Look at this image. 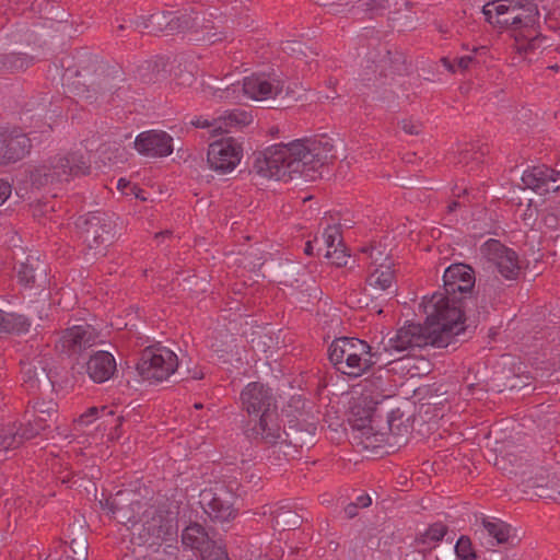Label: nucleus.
Segmentation results:
<instances>
[{"instance_id":"obj_13","label":"nucleus","mask_w":560,"mask_h":560,"mask_svg":"<svg viewBox=\"0 0 560 560\" xmlns=\"http://www.w3.org/2000/svg\"><path fill=\"white\" fill-rule=\"evenodd\" d=\"M177 355L166 347L154 346L142 351L137 370L147 381L162 382L177 369Z\"/></svg>"},{"instance_id":"obj_7","label":"nucleus","mask_w":560,"mask_h":560,"mask_svg":"<svg viewBox=\"0 0 560 560\" xmlns=\"http://www.w3.org/2000/svg\"><path fill=\"white\" fill-rule=\"evenodd\" d=\"M283 83L275 74H253L246 77L242 83H232L225 89L202 84L206 97L230 101H267L275 98L282 92Z\"/></svg>"},{"instance_id":"obj_20","label":"nucleus","mask_w":560,"mask_h":560,"mask_svg":"<svg viewBox=\"0 0 560 560\" xmlns=\"http://www.w3.org/2000/svg\"><path fill=\"white\" fill-rule=\"evenodd\" d=\"M272 400L270 389L259 382L249 383L241 393L242 406L250 419L272 410Z\"/></svg>"},{"instance_id":"obj_46","label":"nucleus","mask_w":560,"mask_h":560,"mask_svg":"<svg viewBox=\"0 0 560 560\" xmlns=\"http://www.w3.org/2000/svg\"><path fill=\"white\" fill-rule=\"evenodd\" d=\"M192 81H194V75L191 72H187L179 78V84H182V85H190L192 83Z\"/></svg>"},{"instance_id":"obj_24","label":"nucleus","mask_w":560,"mask_h":560,"mask_svg":"<svg viewBox=\"0 0 560 560\" xmlns=\"http://www.w3.org/2000/svg\"><path fill=\"white\" fill-rule=\"evenodd\" d=\"M476 534H479L480 538L487 536L491 545L513 544L516 538L514 529L509 524L491 516H481L477 520Z\"/></svg>"},{"instance_id":"obj_47","label":"nucleus","mask_w":560,"mask_h":560,"mask_svg":"<svg viewBox=\"0 0 560 560\" xmlns=\"http://www.w3.org/2000/svg\"><path fill=\"white\" fill-rule=\"evenodd\" d=\"M315 248H316V244H315L314 240L308 241L305 245V254L313 255Z\"/></svg>"},{"instance_id":"obj_11","label":"nucleus","mask_w":560,"mask_h":560,"mask_svg":"<svg viewBox=\"0 0 560 560\" xmlns=\"http://www.w3.org/2000/svg\"><path fill=\"white\" fill-rule=\"evenodd\" d=\"M443 291L433 295L443 296V314L447 315V308L456 307L460 314V324L464 327V313L462 299L457 294L469 293L475 285V276L472 269L464 264H455L445 269L443 275Z\"/></svg>"},{"instance_id":"obj_23","label":"nucleus","mask_w":560,"mask_h":560,"mask_svg":"<svg viewBox=\"0 0 560 560\" xmlns=\"http://www.w3.org/2000/svg\"><path fill=\"white\" fill-rule=\"evenodd\" d=\"M316 250H325L324 256L337 266L347 264L346 248L341 242L340 229L337 225H329L320 237H315Z\"/></svg>"},{"instance_id":"obj_40","label":"nucleus","mask_w":560,"mask_h":560,"mask_svg":"<svg viewBox=\"0 0 560 560\" xmlns=\"http://www.w3.org/2000/svg\"><path fill=\"white\" fill-rule=\"evenodd\" d=\"M24 59L20 56L10 55L7 57V62L3 63L4 68L11 69V70H19L24 68Z\"/></svg>"},{"instance_id":"obj_5","label":"nucleus","mask_w":560,"mask_h":560,"mask_svg":"<svg viewBox=\"0 0 560 560\" xmlns=\"http://www.w3.org/2000/svg\"><path fill=\"white\" fill-rule=\"evenodd\" d=\"M383 352H372L371 346L361 339L342 337L329 347V360L342 374L358 377L383 360Z\"/></svg>"},{"instance_id":"obj_54","label":"nucleus","mask_w":560,"mask_h":560,"mask_svg":"<svg viewBox=\"0 0 560 560\" xmlns=\"http://www.w3.org/2000/svg\"><path fill=\"white\" fill-rule=\"evenodd\" d=\"M195 407L198 409V408H201V405L196 404Z\"/></svg>"},{"instance_id":"obj_1","label":"nucleus","mask_w":560,"mask_h":560,"mask_svg":"<svg viewBox=\"0 0 560 560\" xmlns=\"http://www.w3.org/2000/svg\"><path fill=\"white\" fill-rule=\"evenodd\" d=\"M335 153V143L329 137L299 139L267 148L257 159L255 168L262 177L285 182L294 175L310 176L311 171L334 159Z\"/></svg>"},{"instance_id":"obj_15","label":"nucleus","mask_w":560,"mask_h":560,"mask_svg":"<svg viewBox=\"0 0 560 560\" xmlns=\"http://www.w3.org/2000/svg\"><path fill=\"white\" fill-rule=\"evenodd\" d=\"M96 331L88 324H79L62 330L55 341L58 352L74 357L96 342Z\"/></svg>"},{"instance_id":"obj_31","label":"nucleus","mask_w":560,"mask_h":560,"mask_svg":"<svg viewBox=\"0 0 560 560\" xmlns=\"http://www.w3.org/2000/svg\"><path fill=\"white\" fill-rule=\"evenodd\" d=\"M362 252L371 260L369 268L380 267V264L392 265L388 254L386 253V248L382 247L381 245H374L369 248H364Z\"/></svg>"},{"instance_id":"obj_27","label":"nucleus","mask_w":560,"mask_h":560,"mask_svg":"<svg viewBox=\"0 0 560 560\" xmlns=\"http://www.w3.org/2000/svg\"><path fill=\"white\" fill-rule=\"evenodd\" d=\"M394 273L390 264H380V267L370 268L366 282L376 291H389L393 288Z\"/></svg>"},{"instance_id":"obj_16","label":"nucleus","mask_w":560,"mask_h":560,"mask_svg":"<svg viewBox=\"0 0 560 560\" xmlns=\"http://www.w3.org/2000/svg\"><path fill=\"white\" fill-rule=\"evenodd\" d=\"M243 149L233 138H225L209 145V166L220 173L232 172L241 162Z\"/></svg>"},{"instance_id":"obj_41","label":"nucleus","mask_w":560,"mask_h":560,"mask_svg":"<svg viewBox=\"0 0 560 560\" xmlns=\"http://www.w3.org/2000/svg\"><path fill=\"white\" fill-rule=\"evenodd\" d=\"M401 128L406 133L418 135L421 131V124L417 120L408 119L401 121Z\"/></svg>"},{"instance_id":"obj_35","label":"nucleus","mask_w":560,"mask_h":560,"mask_svg":"<svg viewBox=\"0 0 560 560\" xmlns=\"http://www.w3.org/2000/svg\"><path fill=\"white\" fill-rule=\"evenodd\" d=\"M200 555L202 560H229L226 550L214 541H211Z\"/></svg>"},{"instance_id":"obj_44","label":"nucleus","mask_w":560,"mask_h":560,"mask_svg":"<svg viewBox=\"0 0 560 560\" xmlns=\"http://www.w3.org/2000/svg\"><path fill=\"white\" fill-rule=\"evenodd\" d=\"M283 50L285 52H289V54H304L303 50H302V45L300 43H288L284 47H283Z\"/></svg>"},{"instance_id":"obj_19","label":"nucleus","mask_w":560,"mask_h":560,"mask_svg":"<svg viewBox=\"0 0 560 560\" xmlns=\"http://www.w3.org/2000/svg\"><path fill=\"white\" fill-rule=\"evenodd\" d=\"M252 122L250 113L243 109H233L224 112L214 119L198 117L191 120V125L197 128L209 129L213 135L220 132H231Z\"/></svg>"},{"instance_id":"obj_12","label":"nucleus","mask_w":560,"mask_h":560,"mask_svg":"<svg viewBox=\"0 0 560 560\" xmlns=\"http://www.w3.org/2000/svg\"><path fill=\"white\" fill-rule=\"evenodd\" d=\"M80 230L81 237L93 255H103L105 248L112 243L115 233L114 223L110 218L103 212H91L80 217L75 222Z\"/></svg>"},{"instance_id":"obj_14","label":"nucleus","mask_w":560,"mask_h":560,"mask_svg":"<svg viewBox=\"0 0 560 560\" xmlns=\"http://www.w3.org/2000/svg\"><path fill=\"white\" fill-rule=\"evenodd\" d=\"M151 518L144 523L131 522L128 528L132 535H138L141 544L154 545L158 540L173 539L177 535V523L172 513H151Z\"/></svg>"},{"instance_id":"obj_25","label":"nucleus","mask_w":560,"mask_h":560,"mask_svg":"<svg viewBox=\"0 0 560 560\" xmlns=\"http://www.w3.org/2000/svg\"><path fill=\"white\" fill-rule=\"evenodd\" d=\"M560 180V163L556 168L546 165L534 166L524 171L522 182L536 192L542 194L550 189V185Z\"/></svg>"},{"instance_id":"obj_53","label":"nucleus","mask_w":560,"mask_h":560,"mask_svg":"<svg viewBox=\"0 0 560 560\" xmlns=\"http://www.w3.org/2000/svg\"><path fill=\"white\" fill-rule=\"evenodd\" d=\"M0 149H7V144L0 143Z\"/></svg>"},{"instance_id":"obj_29","label":"nucleus","mask_w":560,"mask_h":560,"mask_svg":"<svg viewBox=\"0 0 560 560\" xmlns=\"http://www.w3.org/2000/svg\"><path fill=\"white\" fill-rule=\"evenodd\" d=\"M30 327L31 322L24 315L0 310V334H25Z\"/></svg>"},{"instance_id":"obj_30","label":"nucleus","mask_w":560,"mask_h":560,"mask_svg":"<svg viewBox=\"0 0 560 560\" xmlns=\"http://www.w3.org/2000/svg\"><path fill=\"white\" fill-rule=\"evenodd\" d=\"M471 51L474 56L467 55L463 57L455 58L454 60H450L448 58H443V65L450 71H464L467 70L475 61H478V57L483 55L487 51L486 46H475Z\"/></svg>"},{"instance_id":"obj_51","label":"nucleus","mask_w":560,"mask_h":560,"mask_svg":"<svg viewBox=\"0 0 560 560\" xmlns=\"http://www.w3.org/2000/svg\"><path fill=\"white\" fill-rule=\"evenodd\" d=\"M168 233H170L168 231H164V232H161L158 236H164V235H166Z\"/></svg>"},{"instance_id":"obj_50","label":"nucleus","mask_w":560,"mask_h":560,"mask_svg":"<svg viewBox=\"0 0 560 560\" xmlns=\"http://www.w3.org/2000/svg\"><path fill=\"white\" fill-rule=\"evenodd\" d=\"M460 206V203L458 201H454L450 205V211H453L456 207Z\"/></svg>"},{"instance_id":"obj_48","label":"nucleus","mask_w":560,"mask_h":560,"mask_svg":"<svg viewBox=\"0 0 560 560\" xmlns=\"http://www.w3.org/2000/svg\"><path fill=\"white\" fill-rule=\"evenodd\" d=\"M357 509L358 506L352 503V504H349L347 508H346V513L349 517H353L355 514H357Z\"/></svg>"},{"instance_id":"obj_34","label":"nucleus","mask_w":560,"mask_h":560,"mask_svg":"<svg viewBox=\"0 0 560 560\" xmlns=\"http://www.w3.org/2000/svg\"><path fill=\"white\" fill-rule=\"evenodd\" d=\"M446 534V527L441 523L430 526L422 536V542L429 548L443 539Z\"/></svg>"},{"instance_id":"obj_17","label":"nucleus","mask_w":560,"mask_h":560,"mask_svg":"<svg viewBox=\"0 0 560 560\" xmlns=\"http://www.w3.org/2000/svg\"><path fill=\"white\" fill-rule=\"evenodd\" d=\"M481 254L492 262L498 271L506 279H514L520 272V261L516 253L497 240H489L481 246Z\"/></svg>"},{"instance_id":"obj_43","label":"nucleus","mask_w":560,"mask_h":560,"mask_svg":"<svg viewBox=\"0 0 560 560\" xmlns=\"http://www.w3.org/2000/svg\"><path fill=\"white\" fill-rule=\"evenodd\" d=\"M117 189L122 194L128 195L129 191H133V187H131L130 183L125 178H119L117 180Z\"/></svg>"},{"instance_id":"obj_38","label":"nucleus","mask_w":560,"mask_h":560,"mask_svg":"<svg viewBox=\"0 0 560 560\" xmlns=\"http://www.w3.org/2000/svg\"><path fill=\"white\" fill-rule=\"evenodd\" d=\"M23 385L28 392H34L38 388V378L35 368L26 366L23 369Z\"/></svg>"},{"instance_id":"obj_39","label":"nucleus","mask_w":560,"mask_h":560,"mask_svg":"<svg viewBox=\"0 0 560 560\" xmlns=\"http://www.w3.org/2000/svg\"><path fill=\"white\" fill-rule=\"evenodd\" d=\"M18 278L22 284L26 287L31 285L35 280L34 268L27 264H22L18 270Z\"/></svg>"},{"instance_id":"obj_9","label":"nucleus","mask_w":560,"mask_h":560,"mask_svg":"<svg viewBox=\"0 0 560 560\" xmlns=\"http://www.w3.org/2000/svg\"><path fill=\"white\" fill-rule=\"evenodd\" d=\"M89 170V161L83 154L72 152L69 154H58L30 174L32 186L37 188L45 187L55 183L69 182L71 178L84 175Z\"/></svg>"},{"instance_id":"obj_49","label":"nucleus","mask_w":560,"mask_h":560,"mask_svg":"<svg viewBox=\"0 0 560 560\" xmlns=\"http://www.w3.org/2000/svg\"><path fill=\"white\" fill-rule=\"evenodd\" d=\"M407 558H411L410 560H421L423 555L421 552L407 555Z\"/></svg>"},{"instance_id":"obj_18","label":"nucleus","mask_w":560,"mask_h":560,"mask_svg":"<svg viewBox=\"0 0 560 560\" xmlns=\"http://www.w3.org/2000/svg\"><path fill=\"white\" fill-rule=\"evenodd\" d=\"M233 495L222 489L212 491L205 489L200 493V504L209 517L219 522H226L236 515Z\"/></svg>"},{"instance_id":"obj_52","label":"nucleus","mask_w":560,"mask_h":560,"mask_svg":"<svg viewBox=\"0 0 560 560\" xmlns=\"http://www.w3.org/2000/svg\"><path fill=\"white\" fill-rule=\"evenodd\" d=\"M118 30H119V31L125 30V25L120 24V25L118 26Z\"/></svg>"},{"instance_id":"obj_10","label":"nucleus","mask_w":560,"mask_h":560,"mask_svg":"<svg viewBox=\"0 0 560 560\" xmlns=\"http://www.w3.org/2000/svg\"><path fill=\"white\" fill-rule=\"evenodd\" d=\"M149 23L144 25L145 28L156 26L160 31L165 27L170 31L180 30L190 32V40L214 43L218 39L217 34L211 32L213 26H210L205 15L199 13L189 15H175L173 12L154 13L149 18Z\"/></svg>"},{"instance_id":"obj_8","label":"nucleus","mask_w":560,"mask_h":560,"mask_svg":"<svg viewBox=\"0 0 560 560\" xmlns=\"http://www.w3.org/2000/svg\"><path fill=\"white\" fill-rule=\"evenodd\" d=\"M56 412V404L49 401H36L32 408L27 409L23 422L8 425L0 430V459L4 458L8 451L19 447L24 440H30L38 435L48 427Z\"/></svg>"},{"instance_id":"obj_4","label":"nucleus","mask_w":560,"mask_h":560,"mask_svg":"<svg viewBox=\"0 0 560 560\" xmlns=\"http://www.w3.org/2000/svg\"><path fill=\"white\" fill-rule=\"evenodd\" d=\"M386 398L374 383L365 385L360 397L351 407L350 422L355 432L354 439L360 440L364 448H375L385 442V434L374 427L376 406Z\"/></svg>"},{"instance_id":"obj_28","label":"nucleus","mask_w":560,"mask_h":560,"mask_svg":"<svg viewBox=\"0 0 560 560\" xmlns=\"http://www.w3.org/2000/svg\"><path fill=\"white\" fill-rule=\"evenodd\" d=\"M211 541L205 528L197 523L187 526L182 534L183 545L199 552L210 545Z\"/></svg>"},{"instance_id":"obj_2","label":"nucleus","mask_w":560,"mask_h":560,"mask_svg":"<svg viewBox=\"0 0 560 560\" xmlns=\"http://www.w3.org/2000/svg\"><path fill=\"white\" fill-rule=\"evenodd\" d=\"M442 295H432L423 302V312L427 316L425 326L410 323L399 328L396 335L384 345V354L393 360L402 358V353L415 347L431 345L436 348L447 347L453 337L464 331L460 324V314L456 307L447 308L443 314Z\"/></svg>"},{"instance_id":"obj_21","label":"nucleus","mask_w":560,"mask_h":560,"mask_svg":"<svg viewBox=\"0 0 560 560\" xmlns=\"http://www.w3.org/2000/svg\"><path fill=\"white\" fill-rule=\"evenodd\" d=\"M30 138L18 131L0 128V164L21 160L30 148Z\"/></svg>"},{"instance_id":"obj_6","label":"nucleus","mask_w":560,"mask_h":560,"mask_svg":"<svg viewBox=\"0 0 560 560\" xmlns=\"http://www.w3.org/2000/svg\"><path fill=\"white\" fill-rule=\"evenodd\" d=\"M316 427L313 422L307 423L304 429H299L293 421H290L289 431L282 430L276 409L250 419L247 428L250 435L260 438L266 443L287 444L295 448L312 443Z\"/></svg>"},{"instance_id":"obj_32","label":"nucleus","mask_w":560,"mask_h":560,"mask_svg":"<svg viewBox=\"0 0 560 560\" xmlns=\"http://www.w3.org/2000/svg\"><path fill=\"white\" fill-rule=\"evenodd\" d=\"M104 415H112V411H107L106 407H91L84 413H82L75 421V430L88 427L89 424L94 422L96 419L103 417Z\"/></svg>"},{"instance_id":"obj_45","label":"nucleus","mask_w":560,"mask_h":560,"mask_svg":"<svg viewBox=\"0 0 560 560\" xmlns=\"http://www.w3.org/2000/svg\"><path fill=\"white\" fill-rule=\"evenodd\" d=\"M372 503V499L369 494H360L354 504L358 508H368Z\"/></svg>"},{"instance_id":"obj_3","label":"nucleus","mask_w":560,"mask_h":560,"mask_svg":"<svg viewBox=\"0 0 560 560\" xmlns=\"http://www.w3.org/2000/svg\"><path fill=\"white\" fill-rule=\"evenodd\" d=\"M482 13L493 26L511 32L520 51L539 47V12L532 1L493 0L483 5Z\"/></svg>"},{"instance_id":"obj_36","label":"nucleus","mask_w":560,"mask_h":560,"mask_svg":"<svg viewBox=\"0 0 560 560\" xmlns=\"http://www.w3.org/2000/svg\"><path fill=\"white\" fill-rule=\"evenodd\" d=\"M455 552L458 558L464 560H472L475 558V551L472 549L471 541L468 537L462 536L456 545Z\"/></svg>"},{"instance_id":"obj_22","label":"nucleus","mask_w":560,"mask_h":560,"mask_svg":"<svg viewBox=\"0 0 560 560\" xmlns=\"http://www.w3.org/2000/svg\"><path fill=\"white\" fill-rule=\"evenodd\" d=\"M136 150L148 156H167L173 148V139L164 131L149 130L141 132L135 140Z\"/></svg>"},{"instance_id":"obj_37","label":"nucleus","mask_w":560,"mask_h":560,"mask_svg":"<svg viewBox=\"0 0 560 560\" xmlns=\"http://www.w3.org/2000/svg\"><path fill=\"white\" fill-rule=\"evenodd\" d=\"M535 495L540 499L560 502V489L555 488L553 486H536Z\"/></svg>"},{"instance_id":"obj_26","label":"nucleus","mask_w":560,"mask_h":560,"mask_svg":"<svg viewBox=\"0 0 560 560\" xmlns=\"http://www.w3.org/2000/svg\"><path fill=\"white\" fill-rule=\"evenodd\" d=\"M116 371V361L112 353L97 351L86 362V373L95 383L108 381Z\"/></svg>"},{"instance_id":"obj_42","label":"nucleus","mask_w":560,"mask_h":560,"mask_svg":"<svg viewBox=\"0 0 560 560\" xmlns=\"http://www.w3.org/2000/svg\"><path fill=\"white\" fill-rule=\"evenodd\" d=\"M11 185L5 180L0 179V206H2L5 202V200L11 196Z\"/></svg>"},{"instance_id":"obj_33","label":"nucleus","mask_w":560,"mask_h":560,"mask_svg":"<svg viewBox=\"0 0 560 560\" xmlns=\"http://www.w3.org/2000/svg\"><path fill=\"white\" fill-rule=\"evenodd\" d=\"M300 524V516L292 511H280L275 515V526L281 529H291Z\"/></svg>"}]
</instances>
